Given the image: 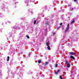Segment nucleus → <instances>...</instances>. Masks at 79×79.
<instances>
[{"mask_svg":"<svg viewBox=\"0 0 79 79\" xmlns=\"http://www.w3.org/2000/svg\"><path fill=\"white\" fill-rule=\"evenodd\" d=\"M69 24H68L67 25V27L65 29V32H66L67 31H68V30L69 29Z\"/></svg>","mask_w":79,"mask_h":79,"instance_id":"f03ea898","label":"nucleus"},{"mask_svg":"<svg viewBox=\"0 0 79 79\" xmlns=\"http://www.w3.org/2000/svg\"><path fill=\"white\" fill-rule=\"evenodd\" d=\"M26 37H27V38L28 39H29L30 37H29V36L27 35Z\"/></svg>","mask_w":79,"mask_h":79,"instance_id":"2eb2a0df","label":"nucleus"},{"mask_svg":"<svg viewBox=\"0 0 79 79\" xmlns=\"http://www.w3.org/2000/svg\"><path fill=\"white\" fill-rule=\"evenodd\" d=\"M74 10V8H72V10H71V11H73Z\"/></svg>","mask_w":79,"mask_h":79,"instance_id":"6ab92c4d","label":"nucleus"},{"mask_svg":"<svg viewBox=\"0 0 79 79\" xmlns=\"http://www.w3.org/2000/svg\"><path fill=\"white\" fill-rule=\"evenodd\" d=\"M70 58H72V59H73V60H75V58H74V57L73 56H70Z\"/></svg>","mask_w":79,"mask_h":79,"instance_id":"39448f33","label":"nucleus"},{"mask_svg":"<svg viewBox=\"0 0 79 79\" xmlns=\"http://www.w3.org/2000/svg\"><path fill=\"white\" fill-rule=\"evenodd\" d=\"M36 23V20H34V24H35Z\"/></svg>","mask_w":79,"mask_h":79,"instance_id":"f8f14e48","label":"nucleus"},{"mask_svg":"<svg viewBox=\"0 0 79 79\" xmlns=\"http://www.w3.org/2000/svg\"><path fill=\"white\" fill-rule=\"evenodd\" d=\"M74 54H76V53H74V52H70V54L71 55H73Z\"/></svg>","mask_w":79,"mask_h":79,"instance_id":"6e6552de","label":"nucleus"},{"mask_svg":"<svg viewBox=\"0 0 79 79\" xmlns=\"http://www.w3.org/2000/svg\"><path fill=\"white\" fill-rule=\"evenodd\" d=\"M65 63L66 64H67V68H69L70 65V62H69L68 60H65Z\"/></svg>","mask_w":79,"mask_h":79,"instance_id":"f257e3e1","label":"nucleus"},{"mask_svg":"<svg viewBox=\"0 0 79 79\" xmlns=\"http://www.w3.org/2000/svg\"><path fill=\"white\" fill-rule=\"evenodd\" d=\"M49 23H48V22H47V24L46 25H47V26H48V25H49Z\"/></svg>","mask_w":79,"mask_h":79,"instance_id":"4468645a","label":"nucleus"},{"mask_svg":"<svg viewBox=\"0 0 79 79\" xmlns=\"http://www.w3.org/2000/svg\"><path fill=\"white\" fill-rule=\"evenodd\" d=\"M45 24H46V22L45 23Z\"/></svg>","mask_w":79,"mask_h":79,"instance_id":"4be33fe9","label":"nucleus"},{"mask_svg":"<svg viewBox=\"0 0 79 79\" xmlns=\"http://www.w3.org/2000/svg\"><path fill=\"white\" fill-rule=\"evenodd\" d=\"M60 27H61V26H60L59 27H58L57 28V29H58L59 28H60Z\"/></svg>","mask_w":79,"mask_h":79,"instance_id":"aec40b11","label":"nucleus"},{"mask_svg":"<svg viewBox=\"0 0 79 79\" xmlns=\"http://www.w3.org/2000/svg\"><path fill=\"white\" fill-rule=\"evenodd\" d=\"M77 1V0H74V1L75 2H76Z\"/></svg>","mask_w":79,"mask_h":79,"instance_id":"412c9836","label":"nucleus"},{"mask_svg":"<svg viewBox=\"0 0 79 79\" xmlns=\"http://www.w3.org/2000/svg\"><path fill=\"white\" fill-rule=\"evenodd\" d=\"M74 21H75V20H73V21L71 22V24H73Z\"/></svg>","mask_w":79,"mask_h":79,"instance_id":"9d476101","label":"nucleus"},{"mask_svg":"<svg viewBox=\"0 0 79 79\" xmlns=\"http://www.w3.org/2000/svg\"><path fill=\"white\" fill-rule=\"evenodd\" d=\"M60 26H62V24H63V23H60Z\"/></svg>","mask_w":79,"mask_h":79,"instance_id":"a211bd4d","label":"nucleus"},{"mask_svg":"<svg viewBox=\"0 0 79 79\" xmlns=\"http://www.w3.org/2000/svg\"><path fill=\"white\" fill-rule=\"evenodd\" d=\"M47 48L49 50H50V46H48L47 47Z\"/></svg>","mask_w":79,"mask_h":79,"instance_id":"423d86ee","label":"nucleus"},{"mask_svg":"<svg viewBox=\"0 0 79 79\" xmlns=\"http://www.w3.org/2000/svg\"><path fill=\"white\" fill-rule=\"evenodd\" d=\"M56 34V32H53L52 33V34H53V35H55V34Z\"/></svg>","mask_w":79,"mask_h":79,"instance_id":"f3484780","label":"nucleus"},{"mask_svg":"<svg viewBox=\"0 0 79 79\" xmlns=\"http://www.w3.org/2000/svg\"><path fill=\"white\" fill-rule=\"evenodd\" d=\"M48 64V62H46L44 63L43 65H44V66H47Z\"/></svg>","mask_w":79,"mask_h":79,"instance_id":"20e7f679","label":"nucleus"},{"mask_svg":"<svg viewBox=\"0 0 79 79\" xmlns=\"http://www.w3.org/2000/svg\"><path fill=\"white\" fill-rule=\"evenodd\" d=\"M60 79H63V77H62L61 76H60Z\"/></svg>","mask_w":79,"mask_h":79,"instance_id":"9b49d317","label":"nucleus"},{"mask_svg":"<svg viewBox=\"0 0 79 79\" xmlns=\"http://www.w3.org/2000/svg\"><path fill=\"white\" fill-rule=\"evenodd\" d=\"M38 63L39 64H40L41 63V60H38Z\"/></svg>","mask_w":79,"mask_h":79,"instance_id":"1a4fd4ad","label":"nucleus"},{"mask_svg":"<svg viewBox=\"0 0 79 79\" xmlns=\"http://www.w3.org/2000/svg\"><path fill=\"white\" fill-rule=\"evenodd\" d=\"M10 60V57L9 56H7V61H9Z\"/></svg>","mask_w":79,"mask_h":79,"instance_id":"0eeeda50","label":"nucleus"},{"mask_svg":"<svg viewBox=\"0 0 79 79\" xmlns=\"http://www.w3.org/2000/svg\"><path fill=\"white\" fill-rule=\"evenodd\" d=\"M57 67H58V64H56L55 65V67L56 68H57Z\"/></svg>","mask_w":79,"mask_h":79,"instance_id":"dca6fc26","label":"nucleus"},{"mask_svg":"<svg viewBox=\"0 0 79 79\" xmlns=\"http://www.w3.org/2000/svg\"><path fill=\"white\" fill-rule=\"evenodd\" d=\"M60 73V70H58L56 72H55V74L56 75H57V74H58V73Z\"/></svg>","mask_w":79,"mask_h":79,"instance_id":"7ed1b4c3","label":"nucleus"},{"mask_svg":"<svg viewBox=\"0 0 79 79\" xmlns=\"http://www.w3.org/2000/svg\"><path fill=\"white\" fill-rule=\"evenodd\" d=\"M46 45H47V46H48V45H49V42H48L47 44H46Z\"/></svg>","mask_w":79,"mask_h":79,"instance_id":"ddd939ff","label":"nucleus"}]
</instances>
